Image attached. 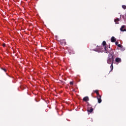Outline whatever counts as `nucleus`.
I'll list each match as a JSON object with an SVG mask.
<instances>
[{
    "mask_svg": "<svg viewBox=\"0 0 126 126\" xmlns=\"http://www.w3.org/2000/svg\"><path fill=\"white\" fill-rule=\"evenodd\" d=\"M122 8H123L124 9H126V6L125 5H122Z\"/></svg>",
    "mask_w": 126,
    "mask_h": 126,
    "instance_id": "obj_13",
    "label": "nucleus"
},
{
    "mask_svg": "<svg viewBox=\"0 0 126 126\" xmlns=\"http://www.w3.org/2000/svg\"><path fill=\"white\" fill-rule=\"evenodd\" d=\"M97 99L98 101V103L100 104V103H101L102 102V99H101V95H98L97 96Z\"/></svg>",
    "mask_w": 126,
    "mask_h": 126,
    "instance_id": "obj_3",
    "label": "nucleus"
},
{
    "mask_svg": "<svg viewBox=\"0 0 126 126\" xmlns=\"http://www.w3.org/2000/svg\"><path fill=\"white\" fill-rule=\"evenodd\" d=\"M115 61L116 63H122V59L120 58H118L115 59Z\"/></svg>",
    "mask_w": 126,
    "mask_h": 126,
    "instance_id": "obj_5",
    "label": "nucleus"
},
{
    "mask_svg": "<svg viewBox=\"0 0 126 126\" xmlns=\"http://www.w3.org/2000/svg\"><path fill=\"white\" fill-rule=\"evenodd\" d=\"M94 51H95V52H97V50H94Z\"/></svg>",
    "mask_w": 126,
    "mask_h": 126,
    "instance_id": "obj_21",
    "label": "nucleus"
},
{
    "mask_svg": "<svg viewBox=\"0 0 126 126\" xmlns=\"http://www.w3.org/2000/svg\"><path fill=\"white\" fill-rule=\"evenodd\" d=\"M122 17H124V16H123Z\"/></svg>",
    "mask_w": 126,
    "mask_h": 126,
    "instance_id": "obj_22",
    "label": "nucleus"
},
{
    "mask_svg": "<svg viewBox=\"0 0 126 126\" xmlns=\"http://www.w3.org/2000/svg\"><path fill=\"white\" fill-rule=\"evenodd\" d=\"M115 44L116 45V46H118V45H119V42L118 41L116 42Z\"/></svg>",
    "mask_w": 126,
    "mask_h": 126,
    "instance_id": "obj_16",
    "label": "nucleus"
},
{
    "mask_svg": "<svg viewBox=\"0 0 126 126\" xmlns=\"http://www.w3.org/2000/svg\"><path fill=\"white\" fill-rule=\"evenodd\" d=\"M73 91H75V90H73Z\"/></svg>",
    "mask_w": 126,
    "mask_h": 126,
    "instance_id": "obj_20",
    "label": "nucleus"
},
{
    "mask_svg": "<svg viewBox=\"0 0 126 126\" xmlns=\"http://www.w3.org/2000/svg\"><path fill=\"white\" fill-rule=\"evenodd\" d=\"M116 41V38H115V37L114 36H112L111 37V41L112 42V43H115V41Z\"/></svg>",
    "mask_w": 126,
    "mask_h": 126,
    "instance_id": "obj_7",
    "label": "nucleus"
},
{
    "mask_svg": "<svg viewBox=\"0 0 126 126\" xmlns=\"http://www.w3.org/2000/svg\"><path fill=\"white\" fill-rule=\"evenodd\" d=\"M59 42L61 45H63V46H65L66 44V42H65V40L64 39H61Z\"/></svg>",
    "mask_w": 126,
    "mask_h": 126,
    "instance_id": "obj_2",
    "label": "nucleus"
},
{
    "mask_svg": "<svg viewBox=\"0 0 126 126\" xmlns=\"http://www.w3.org/2000/svg\"><path fill=\"white\" fill-rule=\"evenodd\" d=\"M83 100L85 101V102H87V101H89V98L88 96H86L83 98Z\"/></svg>",
    "mask_w": 126,
    "mask_h": 126,
    "instance_id": "obj_6",
    "label": "nucleus"
},
{
    "mask_svg": "<svg viewBox=\"0 0 126 126\" xmlns=\"http://www.w3.org/2000/svg\"><path fill=\"white\" fill-rule=\"evenodd\" d=\"M105 53H109V51L107 49V46H104Z\"/></svg>",
    "mask_w": 126,
    "mask_h": 126,
    "instance_id": "obj_11",
    "label": "nucleus"
},
{
    "mask_svg": "<svg viewBox=\"0 0 126 126\" xmlns=\"http://www.w3.org/2000/svg\"><path fill=\"white\" fill-rule=\"evenodd\" d=\"M115 60V56L114 55V52H112L110 54V56L108 57L107 61V63L108 64H111L110 66L111 70L110 71V72L114 69V66L113 65V63H114V61Z\"/></svg>",
    "mask_w": 126,
    "mask_h": 126,
    "instance_id": "obj_1",
    "label": "nucleus"
},
{
    "mask_svg": "<svg viewBox=\"0 0 126 126\" xmlns=\"http://www.w3.org/2000/svg\"><path fill=\"white\" fill-rule=\"evenodd\" d=\"M119 21H120V19L119 18H116L114 20L115 24H119Z\"/></svg>",
    "mask_w": 126,
    "mask_h": 126,
    "instance_id": "obj_9",
    "label": "nucleus"
},
{
    "mask_svg": "<svg viewBox=\"0 0 126 126\" xmlns=\"http://www.w3.org/2000/svg\"><path fill=\"white\" fill-rule=\"evenodd\" d=\"M117 46L119 47V48H122V45L121 44H118Z\"/></svg>",
    "mask_w": 126,
    "mask_h": 126,
    "instance_id": "obj_15",
    "label": "nucleus"
},
{
    "mask_svg": "<svg viewBox=\"0 0 126 126\" xmlns=\"http://www.w3.org/2000/svg\"><path fill=\"white\" fill-rule=\"evenodd\" d=\"M1 69H2V70H3L5 72H6V69L3 68H1Z\"/></svg>",
    "mask_w": 126,
    "mask_h": 126,
    "instance_id": "obj_14",
    "label": "nucleus"
},
{
    "mask_svg": "<svg viewBox=\"0 0 126 126\" xmlns=\"http://www.w3.org/2000/svg\"><path fill=\"white\" fill-rule=\"evenodd\" d=\"M70 85H73V82H70Z\"/></svg>",
    "mask_w": 126,
    "mask_h": 126,
    "instance_id": "obj_17",
    "label": "nucleus"
},
{
    "mask_svg": "<svg viewBox=\"0 0 126 126\" xmlns=\"http://www.w3.org/2000/svg\"><path fill=\"white\" fill-rule=\"evenodd\" d=\"M99 49H102V46H99Z\"/></svg>",
    "mask_w": 126,
    "mask_h": 126,
    "instance_id": "obj_19",
    "label": "nucleus"
},
{
    "mask_svg": "<svg viewBox=\"0 0 126 126\" xmlns=\"http://www.w3.org/2000/svg\"><path fill=\"white\" fill-rule=\"evenodd\" d=\"M106 45H107V43H106V41H103L102 42V45L104 46H106Z\"/></svg>",
    "mask_w": 126,
    "mask_h": 126,
    "instance_id": "obj_12",
    "label": "nucleus"
},
{
    "mask_svg": "<svg viewBox=\"0 0 126 126\" xmlns=\"http://www.w3.org/2000/svg\"><path fill=\"white\" fill-rule=\"evenodd\" d=\"M87 111L89 113H92V112H93V108L92 107L88 108V110H87Z\"/></svg>",
    "mask_w": 126,
    "mask_h": 126,
    "instance_id": "obj_8",
    "label": "nucleus"
},
{
    "mask_svg": "<svg viewBox=\"0 0 126 126\" xmlns=\"http://www.w3.org/2000/svg\"><path fill=\"white\" fill-rule=\"evenodd\" d=\"M2 46L4 48V47H5V43H3Z\"/></svg>",
    "mask_w": 126,
    "mask_h": 126,
    "instance_id": "obj_18",
    "label": "nucleus"
},
{
    "mask_svg": "<svg viewBox=\"0 0 126 126\" xmlns=\"http://www.w3.org/2000/svg\"><path fill=\"white\" fill-rule=\"evenodd\" d=\"M125 27H126V26H125V25L122 26L121 27V28L120 29L121 31H122V32H126V29H124V28H125Z\"/></svg>",
    "mask_w": 126,
    "mask_h": 126,
    "instance_id": "obj_4",
    "label": "nucleus"
},
{
    "mask_svg": "<svg viewBox=\"0 0 126 126\" xmlns=\"http://www.w3.org/2000/svg\"><path fill=\"white\" fill-rule=\"evenodd\" d=\"M94 93H96L97 96H100V94H99V91L98 90L94 91Z\"/></svg>",
    "mask_w": 126,
    "mask_h": 126,
    "instance_id": "obj_10",
    "label": "nucleus"
}]
</instances>
